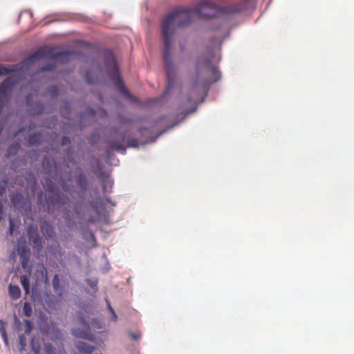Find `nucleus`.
<instances>
[{"label": "nucleus", "instance_id": "obj_1", "mask_svg": "<svg viewBox=\"0 0 354 354\" xmlns=\"http://www.w3.org/2000/svg\"><path fill=\"white\" fill-rule=\"evenodd\" d=\"M195 17L192 8L180 7L167 14L162 22V35L164 39L163 62L167 77V87L165 93H168L174 87L177 75L174 64L171 57V35L173 26L185 27L191 24Z\"/></svg>", "mask_w": 354, "mask_h": 354}, {"label": "nucleus", "instance_id": "obj_2", "mask_svg": "<svg viewBox=\"0 0 354 354\" xmlns=\"http://www.w3.org/2000/svg\"><path fill=\"white\" fill-rule=\"evenodd\" d=\"M195 69L196 73L192 80L190 94L188 97V100L190 102L192 101V95L198 94L199 88L207 91L212 84L221 78L220 72L212 64L209 57L200 56L196 62Z\"/></svg>", "mask_w": 354, "mask_h": 354}, {"label": "nucleus", "instance_id": "obj_3", "mask_svg": "<svg viewBox=\"0 0 354 354\" xmlns=\"http://www.w3.org/2000/svg\"><path fill=\"white\" fill-rule=\"evenodd\" d=\"M256 0H245L237 4H231L226 6H216L209 2L200 4L192 8L195 17L208 19L218 17L222 15H233L252 10L255 7Z\"/></svg>", "mask_w": 354, "mask_h": 354}, {"label": "nucleus", "instance_id": "obj_4", "mask_svg": "<svg viewBox=\"0 0 354 354\" xmlns=\"http://www.w3.org/2000/svg\"><path fill=\"white\" fill-rule=\"evenodd\" d=\"M104 66L111 81L122 93H124L127 97H130L131 93L122 83V79L118 72V68L116 65L115 59L112 54L105 58Z\"/></svg>", "mask_w": 354, "mask_h": 354}, {"label": "nucleus", "instance_id": "obj_5", "mask_svg": "<svg viewBox=\"0 0 354 354\" xmlns=\"http://www.w3.org/2000/svg\"><path fill=\"white\" fill-rule=\"evenodd\" d=\"M44 187L49 192V196L46 201L48 205L64 203L63 195L59 192L57 186L51 180L46 181Z\"/></svg>", "mask_w": 354, "mask_h": 354}, {"label": "nucleus", "instance_id": "obj_6", "mask_svg": "<svg viewBox=\"0 0 354 354\" xmlns=\"http://www.w3.org/2000/svg\"><path fill=\"white\" fill-rule=\"evenodd\" d=\"M27 233L33 250L37 252H41L43 248L42 239L38 234L37 229H35L34 227L31 225L28 227Z\"/></svg>", "mask_w": 354, "mask_h": 354}, {"label": "nucleus", "instance_id": "obj_7", "mask_svg": "<svg viewBox=\"0 0 354 354\" xmlns=\"http://www.w3.org/2000/svg\"><path fill=\"white\" fill-rule=\"evenodd\" d=\"M10 203L13 207L17 209H29L30 207L28 197L24 199L23 195L19 192H16L10 196Z\"/></svg>", "mask_w": 354, "mask_h": 354}, {"label": "nucleus", "instance_id": "obj_8", "mask_svg": "<svg viewBox=\"0 0 354 354\" xmlns=\"http://www.w3.org/2000/svg\"><path fill=\"white\" fill-rule=\"evenodd\" d=\"M47 55H48V53L45 50V48H40L37 49L35 53L27 57L24 62L27 64H31L37 61H39Z\"/></svg>", "mask_w": 354, "mask_h": 354}, {"label": "nucleus", "instance_id": "obj_9", "mask_svg": "<svg viewBox=\"0 0 354 354\" xmlns=\"http://www.w3.org/2000/svg\"><path fill=\"white\" fill-rule=\"evenodd\" d=\"M41 232L46 239H55L56 236L55 227L50 225L46 221H44L41 225Z\"/></svg>", "mask_w": 354, "mask_h": 354}, {"label": "nucleus", "instance_id": "obj_10", "mask_svg": "<svg viewBox=\"0 0 354 354\" xmlns=\"http://www.w3.org/2000/svg\"><path fill=\"white\" fill-rule=\"evenodd\" d=\"M77 348L82 354H91L95 350L94 346H90L84 342H79L77 344Z\"/></svg>", "mask_w": 354, "mask_h": 354}, {"label": "nucleus", "instance_id": "obj_11", "mask_svg": "<svg viewBox=\"0 0 354 354\" xmlns=\"http://www.w3.org/2000/svg\"><path fill=\"white\" fill-rule=\"evenodd\" d=\"M8 292L10 297L14 300H17L21 297V290L17 285L10 284L8 286Z\"/></svg>", "mask_w": 354, "mask_h": 354}, {"label": "nucleus", "instance_id": "obj_12", "mask_svg": "<svg viewBox=\"0 0 354 354\" xmlns=\"http://www.w3.org/2000/svg\"><path fill=\"white\" fill-rule=\"evenodd\" d=\"M73 335L77 337H80L86 339H93V335L89 330H81L80 329H75L73 332Z\"/></svg>", "mask_w": 354, "mask_h": 354}, {"label": "nucleus", "instance_id": "obj_13", "mask_svg": "<svg viewBox=\"0 0 354 354\" xmlns=\"http://www.w3.org/2000/svg\"><path fill=\"white\" fill-rule=\"evenodd\" d=\"M110 149H115L118 151L124 153L126 151V148L124 145V137H122V141H112L110 142Z\"/></svg>", "mask_w": 354, "mask_h": 354}, {"label": "nucleus", "instance_id": "obj_14", "mask_svg": "<svg viewBox=\"0 0 354 354\" xmlns=\"http://www.w3.org/2000/svg\"><path fill=\"white\" fill-rule=\"evenodd\" d=\"M30 274L21 275L20 277L21 284L26 294L29 293L30 291Z\"/></svg>", "mask_w": 354, "mask_h": 354}, {"label": "nucleus", "instance_id": "obj_15", "mask_svg": "<svg viewBox=\"0 0 354 354\" xmlns=\"http://www.w3.org/2000/svg\"><path fill=\"white\" fill-rule=\"evenodd\" d=\"M42 140V135L41 133H35L31 135L29 138V144L31 145H37Z\"/></svg>", "mask_w": 354, "mask_h": 354}, {"label": "nucleus", "instance_id": "obj_16", "mask_svg": "<svg viewBox=\"0 0 354 354\" xmlns=\"http://www.w3.org/2000/svg\"><path fill=\"white\" fill-rule=\"evenodd\" d=\"M20 148L19 143H15L10 145L7 149V157H10L12 155H15Z\"/></svg>", "mask_w": 354, "mask_h": 354}, {"label": "nucleus", "instance_id": "obj_17", "mask_svg": "<svg viewBox=\"0 0 354 354\" xmlns=\"http://www.w3.org/2000/svg\"><path fill=\"white\" fill-rule=\"evenodd\" d=\"M0 333L6 345L8 344V339L6 330L5 323L2 319H0Z\"/></svg>", "mask_w": 354, "mask_h": 354}, {"label": "nucleus", "instance_id": "obj_18", "mask_svg": "<svg viewBox=\"0 0 354 354\" xmlns=\"http://www.w3.org/2000/svg\"><path fill=\"white\" fill-rule=\"evenodd\" d=\"M53 286L55 292H57L59 290L60 288V279L59 276L57 274H55L54 275L53 279Z\"/></svg>", "mask_w": 354, "mask_h": 354}, {"label": "nucleus", "instance_id": "obj_19", "mask_svg": "<svg viewBox=\"0 0 354 354\" xmlns=\"http://www.w3.org/2000/svg\"><path fill=\"white\" fill-rule=\"evenodd\" d=\"M23 313L26 317H30L32 313V309L31 305L26 302L23 307Z\"/></svg>", "mask_w": 354, "mask_h": 354}, {"label": "nucleus", "instance_id": "obj_20", "mask_svg": "<svg viewBox=\"0 0 354 354\" xmlns=\"http://www.w3.org/2000/svg\"><path fill=\"white\" fill-rule=\"evenodd\" d=\"M15 71V69L0 65V76L6 75Z\"/></svg>", "mask_w": 354, "mask_h": 354}, {"label": "nucleus", "instance_id": "obj_21", "mask_svg": "<svg viewBox=\"0 0 354 354\" xmlns=\"http://www.w3.org/2000/svg\"><path fill=\"white\" fill-rule=\"evenodd\" d=\"M55 68V64L53 63H49L40 68V72L51 71Z\"/></svg>", "mask_w": 354, "mask_h": 354}, {"label": "nucleus", "instance_id": "obj_22", "mask_svg": "<svg viewBox=\"0 0 354 354\" xmlns=\"http://www.w3.org/2000/svg\"><path fill=\"white\" fill-rule=\"evenodd\" d=\"M103 182V192H107V187H111L112 186V182L109 179L108 177H106L102 179Z\"/></svg>", "mask_w": 354, "mask_h": 354}, {"label": "nucleus", "instance_id": "obj_23", "mask_svg": "<svg viewBox=\"0 0 354 354\" xmlns=\"http://www.w3.org/2000/svg\"><path fill=\"white\" fill-rule=\"evenodd\" d=\"M77 183L81 187H85L86 186V180L83 175H80L77 179Z\"/></svg>", "mask_w": 354, "mask_h": 354}, {"label": "nucleus", "instance_id": "obj_24", "mask_svg": "<svg viewBox=\"0 0 354 354\" xmlns=\"http://www.w3.org/2000/svg\"><path fill=\"white\" fill-rule=\"evenodd\" d=\"M72 53L71 52H61L59 53H57L53 56V58L55 59H59V58H65L66 57H68V55H71Z\"/></svg>", "mask_w": 354, "mask_h": 354}, {"label": "nucleus", "instance_id": "obj_25", "mask_svg": "<svg viewBox=\"0 0 354 354\" xmlns=\"http://www.w3.org/2000/svg\"><path fill=\"white\" fill-rule=\"evenodd\" d=\"M58 88L56 86H53L48 88V91L52 96H57L58 95Z\"/></svg>", "mask_w": 354, "mask_h": 354}, {"label": "nucleus", "instance_id": "obj_26", "mask_svg": "<svg viewBox=\"0 0 354 354\" xmlns=\"http://www.w3.org/2000/svg\"><path fill=\"white\" fill-rule=\"evenodd\" d=\"M86 80L89 84H95V80L92 77V73L91 71H87L86 74Z\"/></svg>", "mask_w": 354, "mask_h": 354}, {"label": "nucleus", "instance_id": "obj_27", "mask_svg": "<svg viewBox=\"0 0 354 354\" xmlns=\"http://www.w3.org/2000/svg\"><path fill=\"white\" fill-rule=\"evenodd\" d=\"M107 304H108V308H109V311L112 314L111 319L113 322H116L117 321V315H116L115 311L113 310V309L112 308V307L111 306V304H110V302L109 301H107Z\"/></svg>", "mask_w": 354, "mask_h": 354}, {"label": "nucleus", "instance_id": "obj_28", "mask_svg": "<svg viewBox=\"0 0 354 354\" xmlns=\"http://www.w3.org/2000/svg\"><path fill=\"white\" fill-rule=\"evenodd\" d=\"M14 232V222L12 218H9V230L8 233L11 236Z\"/></svg>", "mask_w": 354, "mask_h": 354}, {"label": "nucleus", "instance_id": "obj_29", "mask_svg": "<svg viewBox=\"0 0 354 354\" xmlns=\"http://www.w3.org/2000/svg\"><path fill=\"white\" fill-rule=\"evenodd\" d=\"M25 323H26V333H30L32 328V322L29 320H26Z\"/></svg>", "mask_w": 354, "mask_h": 354}, {"label": "nucleus", "instance_id": "obj_30", "mask_svg": "<svg viewBox=\"0 0 354 354\" xmlns=\"http://www.w3.org/2000/svg\"><path fill=\"white\" fill-rule=\"evenodd\" d=\"M71 144V139L68 136H64L62 140V145H68Z\"/></svg>", "mask_w": 354, "mask_h": 354}, {"label": "nucleus", "instance_id": "obj_31", "mask_svg": "<svg viewBox=\"0 0 354 354\" xmlns=\"http://www.w3.org/2000/svg\"><path fill=\"white\" fill-rule=\"evenodd\" d=\"M87 283L91 286V287H95L97 286V280H88L87 281Z\"/></svg>", "mask_w": 354, "mask_h": 354}, {"label": "nucleus", "instance_id": "obj_32", "mask_svg": "<svg viewBox=\"0 0 354 354\" xmlns=\"http://www.w3.org/2000/svg\"><path fill=\"white\" fill-rule=\"evenodd\" d=\"M136 142L137 141L136 140H131L129 142V147H136L137 145H136Z\"/></svg>", "mask_w": 354, "mask_h": 354}, {"label": "nucleus", "instance_id": "obj_33", "mask_svg": "<svg viewBox=\"0 0 354 354\" xmlns=\"http://www.w3.org/2000/svg\"><path fill=\"white\" fill-rule=\"evenodd\" d=\"M3 207L2 203L0 202V221L3 218Z\"/></svg>", "mask_w": 354, "mask_h": 354}, {"label": "nucleus", "instance_id": "obj_34", "mask_svg": "<svg viewBox=\"0 0 354 354\" xmlns=\"http://www.w3.org/2000/svg\"><path fill=\"white\" fill-rule=\"evenodd\" d=\"M130 336L134 339H138L140 337V335L137 333H130Z\"/></svg>", "mask_w": 354, "mask_h": 354}, {"label": "nucleus", "instance_id": "obj_35", "mask_svg": "<svg viewBox=\"0 0 354 354\" xmlns=\"http://www.w3.org/2000/svg\"><path fill=\"white\" fill-rule=\"evenodd\" d=\"M54 245H55V247L56 248V249L57 250L58 254L60 255L61 254V248L59 247V243L57 242H55L54 243Z\"/></svg>", "mask_w": 354, "mask_h": 354}, {"label": "nucleus", "instance_id": "obj_36", "mask_svg": "<svg viewBox=\"0 0 354 354\" xmlns=\"http://www.w3.org/2000/svg\"><path fill=\"white\" fill-rule=\"evenodd\" d=\"M6 188L3 186L0 185V196L5 192Z\"/></svg>", "mask_w": 354, "mask_h": 354}, {"label": "nucleus", "instance_id": "obj_37", "mask_svg": "<svg viewBox=\"0 0 354 354\" xmlns=\"http://www.w3.org/2000/svg\"><path fill=\"white\" fill-rule=\"evenodd\" d=\"M46 348V350L48 352L50 351L53 348V347L50 344L47 345Z\"/></svg>", "mask_w": 354, "mask_h": 354}, {"label": "nucleus", "instance_id": "obj_38", "mask_svg": "<svg viewBox=\"0 0 354 354\" xmlns=\"http://www.w3.org/2000/svg\"><path fill=\"white\" fill-rule=\"evenodd\" d=\"M20 343L23 346L24 345V335H21L19 337Z\"/></svg>", "mask_w": 354, "mask_h": 354}, {"label": "nucleus", "instance_id": "obj_39", "mask_svg": "<svg viewBox=\"0 0 354 354\" xmlns=\"http://www.w3.org/2000/svg\"><path fill=\"white\" fill-rule=\"evenodd\" d=\"M180 50L182 52H183L185 50V46L183 44H180Z\"/></svg>", "mask_w": 354, "mask_h": 354}, {"label": "nucleus", "instance_id": "obj_40", "mask_svg": "<svg viewBox=\"0 0 354 354\" xmlns=\"http://www.w3.org/2000/svg\"><path fill=\"white\" fill-rule=\"evenodd\" d=\"M216 44H221V40L219 39H216V41L215 43Z\"/></svg>", "mask_w": 354, "mask_h": 354}, {"label": "nucleus", "instance_id": "obj_41", "mask_svg": "<svg viewBox=\"0 0 354 354\" xmlns=\"http://www.w3.org/2000/svg\"><path fill=\"white\" fill-rule=\"evenodd\" d=\"M46 159L44 158V160H43V166L44 167L46 165Z\"/></svg>", "mask_w": 354, "mask_h": 354}, {"label": "nucleus", "instance_id": "obj_42", "mask_svg": "<svg viewBox=\"0 0 354 354\" xmlns=\"http://www.w3.org/2000/svg\"><path fill=\"white\" fill-rule=\"evenodd\" d=\"M41 196H42V193H40V194H38V197Z\"/></svg>", "mask_w": 354, "mask_h": 354}, {"label": "nucleus", "instance_id": "obj_43", "mask_svg": "<svg viewBox=\"0 0 354 354\" xmlns=\"http://www.w3.org/2000/svg\"><path fill=\"white\" fill-rule=\"evenodd\" d=\"M22 266L24 268L25 267V265H24V263L22 262Z\"/></svg>", "mask_w": 354, "mask_h": 354}]
</instances>
